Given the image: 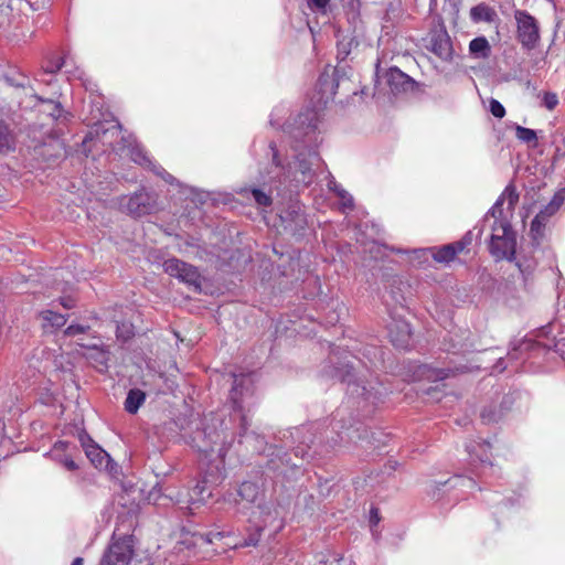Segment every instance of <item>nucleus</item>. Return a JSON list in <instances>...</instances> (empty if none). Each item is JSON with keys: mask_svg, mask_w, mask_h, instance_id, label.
I'll use <instances>...</instances> for the list:
<instances>
[{"mask_svg": "<svg viewBox=\"0 0 565 565\" xmlns=\"http://www.w3.org/2000/svg\"><path fill=\"white\" fill-rule=\"evenodd\" d=\"M78 439H79V443L82 445V447L84 448L85 452L87 451V448L89 446H96L97 444L92 439V437L87 434V431L85 430H82L79 434H78Z\"/></svg>", "mask_w": 565, "mask_h": 565, "instance_id": "nucleus-49", "label": "nucleus"}, {"mask_svg": "<svg viewBox=\"0 0 565 565\" xmlns=\"http://www.w3.org/2000/svg\"><path fill=\"white\" fill-rule=\"evenodd\" d=\"M490 113L498 119H501L505 116L504 106L497 99L491 98L489 103Z\"/></svg>", "mask_w": 565, "mask_h": 565, "instance_id": "nucleus-45", "label": "nucleus"}, {"mask_svg": "<svg viewBox=\"0 0 565 565\" xmlns=\"http://www.w3.org/2000/svg\"><path fill=\"white\" fill-rule=\"evenodd\" d=\"M387 86L393 95L401 94H424L425 84L416 82L413 77L402 72L398 67L392 66L384 74Z\"/></svg>", "mask_w": 565, "mask_h": 565, "instance_id": "nucleus-12", "label": "nucleus"}, {"mask_svg": "<svg viewBox=\"0 0 565 565\" xmlns=\"http://www.w3.org/2000/svg\"><path fill=\"white\" fill-rule=\"evenodd\" d=\"M189 502L191 504L206 503L212 497V489L207 486V480L203 478L189 491Z\"/></svg>", "mask_w": 565, "mask_h": 565, "instance_id": "nucleus-29", "label": "nucleus"}, {"mask_svg": "<svg viewBox=\"0 0 565 565\" xmlns=\"http://www.w3.org/2000/svg\"><path fill=\"white\" fill-rule=\"evenodd\" d=\"M239 193L243 195L250 194L253 196L254 201L256 202V204L259 206L267 207V206H270L273 203L271 195L256 186L243 188L239 191Z\"/></svg>", "mask_w": 565, "mask_h": 565, "instance_id": "nucleus-35", "label": "nucleus"}, {"mask_svg": "<svg viewBox=\"0 0 565 565\" xmlns=\"http://www.w3.org/2000/svg\"><path fill=\"white\" fill-rule=\"evenodd\" d=\"M109 351L98 345L88 347L85 358L99 371L104 372L108 369Z\"/></svg>", "mask_w": 565, "mask_h": 565, "instance_id": "nucleus-26", "label": "nucleus"}, {"mask_svg": "<svg viewBox=\"0 0 565 565\" xmlns=\"http://www.w3.org/2000/svg\"><path fill=\"white\" fill-rule=\"evenodd\" d=\"M341 420H342L341 411L338 409L335 415H334V417H333V420H332V430L337 431L338 438H331L332 445H330V447H333L339 441H342L345 438L347 439H352V436L349 433L350 427L344 428V426L340 424Z\"/></svg>", "mask_w": 565, "mask_h": 565, "instance_id": "nucleus-36", "label": "nucleus"}, {"mask_svg": "<svg viewBox=\"0 0 565 565\" xmlns=\"http://www.w3.org/2000/svg\"><path fill=\"white\" fill-rule=\"evenodd\" d=\"M466 371L467 366L463 365L455 367H437L429 364H422L417 367L415 373L422 380L437 382L455 376L458 373H465Z\"/></svg>", "mask_w": 565, "mask_h": 565, "instance_id": "nucleus-16", "label": "nucleus"}, {"mask_svg": "<svg viewBox=\"0 0 565 565\" xmlns=\"http://www.w3.org/2000/svg\"><path fill=\"white\" fill-rule=\"evenodd\" d=\"M475 238L473 231H468L459 241L454 242L457 250L463 252L468 246L472 244Z\"/></svg>", "mask_w": 565, "mask_h": 565, "instance_id": "nucleus-46", "label": "nucleus"}, {"mask_svg": "<svg viewBox=\"0 0 565 565\" xmlns=\"http://www.w3.org/2000/svg\"><path fill=\"white\" fill-rule=\"evenodd\" d=\"M68 447H70L68 441H64V440L56 441L54 444V448H53V456L58 455L57 451H66Z\"/></svg>", "mask_w": 565, "mask_h": 565, "instance_id": "nucleus-57", "label": "nucleus"}, {"mask_svg": "<svg viewBox=\"0 0 565 565\" xmlns=\"http://www.w3.org/2000/svg\"><path fill=\"white\" fill-rule=\"evenodd\" d=\"M63 65H64V58L60 57L52 66L47 67L45 70V72L54 74V73L58 72L63 67Z\"/></svg>", "mask_w": 565, "mask_h": 565, "instance_id": "nucleus-58", "label": "nucleus"}, {"mask_svg": "<svg viewBox=\"0 0 565 565\" xmlns=\"http://www.w3.org/2000/svg\"><path fill=\"white\" fill-rule=\"evenodd\" d=\"M72 565H84L83 557H75L72 562Z\"/></svg>", "mask_w": 565, "mask_h": 565, "instance_id": "nucleus-64", "label": "nucleus"}, {"mask_svg": "<svg viewBox=\"0 0 565 565\" xmlns=\"http://www.w3.org/2000/svg\"><path fill=\"white\" fill-rule=\"evenodd\" d=\"M497 18L498 14L495 10L484 2H481L470 9V19L475 23H492Z\"/></svg>", "mask_w": 565, "mask_h": 565, "instance_id": "nucleus-28", "label": "nucleus"}, {"mask_svg": "<svg viewBox=\"0 0 565 565\" xmlns=\"http://www.w3.org/2000/svg\"><path fill=\"white\" fill-rule=\"evenodd\" d=\"M120 129V125L117 122L116 125H111L109 128H105L104 124L97 122L94 125V127L88 131V134L85 136L83 143H86L88 141H92L94 139L102 140L105 135H107L109 131H117Z\"/></svg>", "mask_w": 565, "mask_h": 565, "instance_id": "nucleus-37", "label": "nucleus"}, {"mask_svg": "<svg viewBox=\"0 0 565 565\" xmlns=\"http://www.w3.org/2000/svg\"><path fill=\"white\" fill-rule=\"evenodd\" d=\"M428 50L443 61L450 62L452 60L454 46L444 24H441L439 29H435L429 33Z\"/></svg>", "mask_w": 565, "mask_h": 565, "instance_id": "nucleus-14", "label": "nucleus"}, {"mask_svg": "<svg viewBox=\"0 0 565 565\" xmlns=\"http://www.w3.org/2000/svg\"><path fill=\"white\" fill-rule=\"evenodd\" d=\"M157 434L168 440L180 437L199 452L209 455L214 451L224 459L234 443V434L225 419L179 416L157 427Z\"/></svg>", "mask_w": 565, "mask_h": 565, "instance_id": "nucleus-1", "label": "nucleus"}, {"mask_svg": "<svg viewBox=\"0 0 565 565\" xmlns=\"http://www.w3.org/2000/svg\"><path fill=\"white\" fill-rule=\"evenodd\" d=\"M415 253L423 256L430 254L437 263L448 264L452 262L460 252L457 250L455 243H450L439 247L418 249L415 250Z\"/></svg>", "mask_w": 565, "mask_h": 565, "instance_id": "nucleus-21", "label": "nucleus"}, {"mask_svg": "<svg viewBox=\"0 0 565 565\" xmlns=\"http://www.w3.org/2000/svg\"><path fill=\"white\" fill-rule=\"evenodd\" d=\"M344 206L352 209L354 206L352 196L349 195L348 200L344 201Z\"/></svg>", "mask_w": 565, "mask_h": 565, "instance_id": "nucleus-63", "label": "nucleus"}, {"mask_svg": "<svg viewBox=\"0 0 565 565\" xmlns=\"http://www.w3.org/2000/svg\"><path fill=\"white\" fill-rule=\"evenodd\" d=\"M504 416L502 407H499L497 403H491L482 407L480 418L483 424H495L499 423Z\"/></svg>", "mask_w": 565, "mask_h": 565, "instance_id": "nucleus-32", "label": "nucleus"}, {"mask_svg": "<svg viewBox=\"0 0 565 565\" xmlns=\"http://www.w3.org/2000/svg\"><path fill=\"white\" fill-rule=\"evenodd\" d=\"M17 148V138L10 125L0 119V153L7 156Z\"/></svg>", "mask_w": 565, "mask_h": 565, "instance_id": "nucleus-25", "label": "nucleus"}, {"mask_svg": "<svg viewBox=\"0 0 565 565\" xmlns=\"http://www.w3.org/2000/svg\"><path fill=\"white\" fill-rule=\"evenodd\" d=\"M543 104L548 109H554L558 104V97L555 93L547 92L544 94Z\"/></svg>", "mask_w": 565, "mask_h": 565, "instance_id": "nucleus-48", "label": "nucleus"}, {"mask_svg": "<svg viewBox=\"0 0 565 565\" xmlns=\"http://www.w3.org/2000/svg\"><path fill=\"white\" fill-rule=\"evenodd\" d=\"M469 54L477 60H487L491 55V45L483 35L472 39L469 43Z\"/></svg>", "mask_w": 565, "mask_h": 565, "instance_id": "nucleus-27", "label": "nucleus"}, {"mask_svg": "<svg viewBox=\"0 0 565 565\" xmlns=\"http://www.w3.org/2000/svg\"><path fill=\"white\" fill-rule=\"evenodd\" d=\"M322 437L319 438V443L315 441L313 439H310V445L306 444L298 445L294 448L292 454L295 458H298L299 460H311L317 455H322L324 451H328V448H324L326 446L322 445ZM305 444V440L301 443Z\"/></svg>", "mask_w": 565, "mask_h": 565, "instance_id": "nucleus-22", "label": "nucleus"}, {"mask_svg": "<svg viewBox=\"0 0 565 565\" xmlns=\"http://www.w3.org/2000/svg\"><path fill=\"white\" fill-rule=\"evenodd\" d=\"M548 221V217L544 215V213L539 212L535 217L532 220L531 224L534 226H546V223Z\"/></svg>", "mask_w": 565, "mask_h": 565, "instance_id": "nucleus-54", "label": "nucleus"}, {"mask_svg": "<svg viewBox=\"0 0 565 565\" xmlns=\"http://www.w3.org/2000/svg\"><path fill=\"white\" fill-rule=\"evenodd\" d=\"M62 147L58 142H43L33 148V156L44 163H55L62 156Z\"/></svg>", "mask_w": 565, "mask_h": 565, "instance_id": "nucleus-20", "label": "nucleus"}, {"mask_svg": "<svg viewBox=\"0 0 565 565\" xmlns=\"http://www.w3.org/2000/svg\"><path fill=\"white\" fill-rule=\"evenodd\" d=\"M508 364L505 363L504 358L498 359L497 363L494 364V370H497L499 373H502L507 369Z\"/></svg>", "mask_w": 565, "mask_h": 565, "instance_id": "nucleus-61", "label": "nucleus"}, {"mask_svg": "<svg viewBox=\"0 0 565 565\" xmlns=\"http://www.w3.org/2000/svg\"><path fill=\"white\" fill-rule=\"evenodd\" d=\"M279 218L282 231L292 236H302L308 226L306 213L297 203L284 210Z\"/></svg>", "mask_w": 565, "mask_h": 565, "instance_id": "nucleus-13", "label": "nucleus"}, {"mask_svg": "<svg viewBox=\"0 0 565 565\" xmlns=\"http://www.w3.org/2000/svg\"><path fill=\"white\" fill-rule=\"evenodd\" d=\"M318 129L317 113L312 109H307L299 113L291 122H288L285 130L298 143H310Z\"/></svg>", "mask_w": 565, "mask_h": 565, "instance_id": "nucleus-9", "label": "nucleus"}, {"mask_svg": "<svg viewBox=\"0 0 565 565\" xmlns=\"http://www.w3.org/2000/svg\"><path fill=\"white\" fill-rule=\"evenodd\" d=\"M513 404V398L510 395H504L501 399V402L498 404L499 407H502V411L504 412V415L508 411L511 409Z\"/></svg>", "mask_w": 565, "mask_h": 565, "instance_id": "nucleus-52", "label": "nucleus"}, {"mask_svg": "<svg viewBox=\"0 0 565 565\" xmlns=\"http://www.w3.org/2000/svg\"><path fill=\"white\" fill-rule=\"evenodd\" d=\"M54 460L68 471H75L79 468L78 463L72 458L71 455H54Z\"/></svg>", "mask_w": 565, "mask_h": 565, "instance_id": "nucleus-42", "label": "nucleus"}, {"mask_svg": "<svg viewBox=\"0 0 565 565\" xmlns=\"http://www.w3.org/2000/svg\"><path fill=\"white\" fill-rule=\"evenodd\" d=\"M343 83H349L344 68L334 67L331 72L326 70L320 74L317 88L322 96L332 98L335 96L338 87Z\"/></svg>", "mask_w": 565, "mask_h": 565, "instance_id": "nucleus-15", "label": "nucleus"}, {"mask_svg": "<svg viewBox=\"0 0 565 565\" xmlns=\"http://www.w3.org/2000/svg\"><path fill=\"white\" fill-rule=\"evenodd\" d=\"M308 6L319 11H324L330 0H307Z\"/></svg>", "mask_w": 565, "mask_h": 565, "instance_id": "nucleus-50", "label": "nucleus"}, {"mask_svg": "<svg viewBox=\"0 0 565 565\" xmlns=\"http://www.w3.org/2000/svg\"><path fill=\"white\" fill-rule=\"evenodd\" d=\"M262 532H263V527H260V526L255 527L248 534V536L243 540V542L241 543V546H256L260 541Z\"/></svg>", "mask_w": 565, "mask_h": 565, "instance_id": "nucleus-44", "label": "nucleus"}, {"mask_svg": "<svg viewBox=\"0 0 565 565\" xmlns=\"http://www.w3.org/2000/svg\"><path fill=\"white\" fill-rule=\"evenodd\" d=\"M4 81L8 85L13 87L24 88L26 86L25 78H23L22 81H18L12 76L4 75Z\"/></svg>", "mask_w": 565, "mask_h": 565, "instance_id": "nucleus-51", "label": "nucleus"}, {"mask_svg": "<svg viewBox=\"0 0 565 565\" xmlns=\"http://www.w3.org/2000/svg\"><path fill=\"white\" fill-rule=\"evenodd\" d=\"M473 483H475L473 479H471V478H463L461 476H455V477L449 478L448 480H446L444 482H439L440 486L450 484L451 487L461 486V487H467V488H471Z\"/></svg>", "mask_w": 565, "mask_h": 565, "instance_id": "nucleus-43", "label": "nucleus"}, {"mask_svg": "<svg viewBox=\"0 0 565 565\" xmlns=\"http://www.w3.org/2000/svg\"><path fill=\"white\" fill-rule=\"evenodd\" d=\"M266 461L265 471L274 477H287L289 471L299 468L302 460H294L291 454L278 445H269L264 449Z\"/></svg>", "mask_w": 565, "mask_h": 565, "instance_id": "nucleus-6", "label": "nucleus"}, {"mask_svg": "<svg viewBox=\"0 0 565 565\" xmlns=\"http://www.w3.org/2000/svg\"><path fill=\"white\" fill-rule=\"evenodd\" d=\"M534 253L533 248L527 246V248H522L519 256L513 260L521 273L525 287L529 281L532 280L533 274L537 267V259Z\"/></svg>", "mask_w": 565, "mask_h": 565, "instance_id": "nucleus-17", "label": "nucleus"}, {"mask_svg": "<svg viewBox=\"0 0 565 565\" xmlns=\"http://www.w3.org/2000/svg\"><path fill=\"white\" fill-rule=\"evenodd\" d=\"M466 450L471 462H480L481 465L492 466L491 462V445L489 441H471L467 444Z\"/></svg>", "mask_w": 565, "mask_h": 565, "instance_id": "nucleus-19", "label": "nucleus"}, {"mask_svg": "<svg viewBox=\"0 0 565 565\" xmlns=\"http://www.w3.org/2000/svg\"><path fill=\"white\" fill-rule=\"evenodd\" d=\"M269 149H270V150H271V152H273V159H271L273 163H274L276 167H281V166H282V163H281V160H280V158H279V151H278L277 146H276V143H275L274 141H271V142L269 143Z\"/></svg>", "mask_w": 565, "mask_h": 565, "instance_id": "nucleus-53", "label": "nucleus"}, {"mask_svg": "<svg viewBox=\"0 0 565 565\" xmlns=\"http://www.w3.org/2000/svg\"><path fill=\"white\" fill-rule=\"evenodd\" d=\"M530 245L529 247L533 248V252H536L542 246V243L545 238V227L544 226H534L531 224L530 231Z\"/></svg>", "mask_w": 565, "mask_h": 565, "instance_id": "nucleus-39", "label": "nucleus"}, {"mask_svg": "<svg viewBox=\"0 0 565 565\" xmlns=\"http://www.w3.org/2000/svg\"><path fill=\"white\" fill-rule=\"evenodd\" d=\"M39 316L42 320V328L45 332H55L67 322V316L53 310H43Z\"/></svg>", "mask_w": 565, "mask_h": 565, "instance_id": "nucleus-24", "label": "nucleus"}, {"mask_svg": "<svg viewBox=\"0 0 565 565\" xmlns=\"http://www.w3.org/2000/svg\"><path fill=\"white\" fill-rule=\"evenodd\" d=\"M134 555L135 542L132 535H124L118 539L113 536L98 565H130Z\"/></svg>", "mask_w": 565, "mask_h": 565, "instance_id": "nucleus-8", "label": "nucleus"}, {"mask_svg": "<svg viewBox=\"0 0 565 565\" xmlns=\"http://www.w3.org/2000/svg\"><path fill=\"white\" fill-rule=\"evenodd\" d=\"M89 461L98 469L107 468L110 456L98 445L89 446L85 452Z\"/></svg>", "mask_w": 565, "mask_h": 565, "instance_id": "nucleus-30", "label": "nucleus"}, {"mask_svg": "<svg viewBox=\"0 0 565 565\" xmlns=\"http://www.w3.org/2000/svg\"><path fill=\"white\" fill-rule=\"evenodd\" d=\"M515 136L520 141L529 145L530 147H537V135L535 130L515 125Z\"/></svg>", "mask_w": 565, "mask_h": 565, "instance_id": "nucleus-38", "label": "nucleus"}, {"mask_svg": "<svg viewBox=\"0 0 565 565\" xmlns=\"http://www.w3.org/2000/svg\"><path fill=\"white\" fill-rule=\"evenodd\" d=\"M60 303L65 309H73L76 306V300L72 296H64L60 298Z\"/></svg>", "mask_w": 565, "mask_h": 565, "instance_id": "nucleus-55", "label": "nucleus"}, {"mask_svg": "<svg viewBox=\"0 0 565 565\" xmlns=\"http://www.w3.org/2000/svg\"><path fill=\"white\" fill-rule=\"evenodd\" d=\"M401 328H402L401 334L398 338H394L392 333H391V337H392V342L395 347L404 349V348H407L409 344L411 329L407 323H403Z\"/></svg>", "mask_w": 565, "mask_h": 565, "instance_id": "nucleus-41", "label": "nucleus"}, {"mask_svg": "<svg viewBox=\"0 0 565 565\" xmlns=\"http://www.w3.org/2000/svg\"><path fill=\"white\" fill-rule=\"evenodd\" d=\"M233 386L230 391L228 399L232 405L228 423L230 434H234L239 445H245L247 450L253 452H264L267 447L265 437L255 430L252 426V411L255 406V387L249 375H233Z\"/></svg>", "mask_w": 565, "mask_h": 565, "instance_id": "nucleus-2", "label": "nucleus"}, {"mask_svg": "<svg viewBox=\"0 0 565 565\" xmlns=\"http://www.w3.org/2000/svg\"><path fill=\"white\" fill-rule=\"evenodd\" d=\"M299 167L301 169V173L303 174V181L306 180V178L311 179V177L313 175L311 168L305 161H301L299 163Z\"/></svg>", "mask_w": 565, "mask_h": 565, "instance_id": "nucleus-59", "label": "nucleus"}, {"mask_svg": "<svg viewBox=\"0 0 565 565\" xmlns=\"http://www.w3.org/2000/svg\"><path fill=\"white\" fill-rule=\"evenodd\" d=\"M519 198H520V195H519V192H518L514 183H512V182L509 183L505 186V189L503 190V192L501 193V195L498 198L495 203L492 205V207L483 216V218L481 221V223H482L481 226L475 227V230H478L476 238L477 239L481 238V235L483 233L484 223L488 221L489 217H493L494 222H499V223L509 221L507 217L503 216L502 205H503L504 201L507 200L508 201V210L510 212H513L519 202Z\"/></svg>", "mask_w": 565, "mask_h": 565, "instance_id": "nucleus-11", "label": "nucleus"}, {"mask_svg": "<svg viewBox=\"0 0 565 565\" xmlns=\"http://www.w3.org/2000/svg\"><path fill=\"white\" fill-rule=\"evenodd\" d=\"M118 203L121 212L134 218H139L157 210V194L141 188L131 195L120 196Z\"/></svg>", "mask_w": 565, "mask_h": 565, "instance_id": "nucleus-5", "label": "nucleus"}, {"mask_svg": "<svg viewBox=\"0 0 565 565\" xmlns=\"http://www.w3.org/2000/svg\"><path fill=\"white\" fill-rule=\"evenodd\" d=\"M237 494L243 501L254 503L260 494V489L256 482L244 481L239 484Z\"/></svg>", "mask_w": 565, "mask_h": 565, "instance_id": "nucleus-33", "label": "nucleus"}, {"mask_svg": "<svg viewBox=\"0 0 565 565\" xmlns=\"http://www.w3.org/2000/svg\"><path fill=\"white\" fill-rule=\"evenodd\" d=\"M88 329V326L71 324L64 330V334L66 337H75L77 334L85 333Z\"/></svg>", "mask_w": 565, "mask_h": 565, "instance_id": "nucleus-47", "label": "nucleus"}, {"mask_svg": "<svg viewBox=\"0 0 565 565\" xmlns=\"http://www.w3.org/2000/svg\"><path fill=\"white\" fill-rule=\"evenodd\" d=\"M565 196L562 192L555 193L553 199L550 201V204L553 205L556 211L561 207V205L564 203Z\"/></svg>", "mask_w": 565, "mask_h": 565, "instance_id": "nucleus-56", "label": "nucleus"}, {"mask_svg": "<svg viewBox=\"0 0 565 565\" xmlns=\"http://www.w3.org/2000/svg\"><path fill=\"white\" fill-rule=\"evenodd\" d=\"M488 250L495 262H513L516 258V232L510 221L493 222Z\"/></svg>", "mask_w": 565, "mask_h": 565, "instance_id": "nucleus-4", "label": "nucleus"}, {"mask_svg": "<svg viewBox=\"0 0 565 565\" xmlns=\"http://www.w3.org/2000/svg\"><path fill=\"white\" fill-rule=\"evenodd\" d=\"M324 374L341 383H347L348 394L353 398L362 399L366 414L373 412V408L388 395V388L380 381H369L366 383L358 380L354 366L349 361L331 362L323 370Z\"/></svg>", "mask_w": 565, "mask_h": 565, "instance_id": "nucleus-3", "label": "nucleus"}, {"mask_svg": "<svg viewBox=\"0 0 565 565\" xmlns=\"http://www.w3.org/2000/svg\"><path fill=\"white\" fill-rule=\"evenodd\" d=\"M135 335V327L132 323L128 321H121L117 323L116 327V337L118 340L124 342L129 341Z\"/></svg>", "mask_w": 565, "mask_h": 565, "instance_id": "nucleus-40", "label": "nucleus"}, {"mask_svg": "<svg viewBox=\"0 0 565 565\" xmlns=\"http://www.w3.org/2000/svg\"><path fill=\"white\" fill-rule=\"evenodd\" d=\"M516 39L522 47L532 51L537 47L541 35L537 20L525 10H515Z\"/></svg>", "mask_w": 565, "mask_h": 565, "instance_id": "nucleus-10", "label": "nucleus"}, {"mask_svg": "<svg viewBox=\"0 0 565 565\" xmlns=\"http://www.w3.org/2000/svg\"><path fill=\"white\" fill-rule=\"evenodd\" d=\"M380 522L379 509L372 508L370 515L371 525H376Z\"/></svg>", "mask_w": 565, "mask_h": 565, "instance_id": "nucleus-60", "label": "nucleus"}, {"mask_svg": "<svg viewBox=\"0 0 565 565\" xmlns=\"http://www.w3.org/2000/svg\"><path fill=\"white\" fill-rule=\"evenodd\" d=\"M163 270L169 276L185 284L194 292L200 294L202 291L203 277L194 265L172 257L164 260Z\"/></svg>", "mask_w": 565, "mask_h": 565, "instance_id": "nucleus-7", "label": "nucleus"}, {"mask_svg": "<svg viewBox=\"0 0 565 565\" xmlns=\"http://www.w3.org/2000/svg\"><path fill=\"white\" fill-rule=\"evenodd\" d=\"M33 97L41 104H46L47 108L45 113L52 117L53 120L60 122H66L72 117L71 113L66 111L60 102H55L51 98H44L38 94H33Z\"/></svg>", "mask_w": 565, "mask_h": 565, "instance_id": "nucleus-23", "label": "nucleus"}, {"mask_svg": "<svg viewBox=\"0 0 565 565\" xmlns=\"http://www.w3.org/2000/svg\"><path fill=\"white\" fill-rule=\"evenodd\" d=\"M540 212L544 213V215H546V216L550 218V217H551L552 215H554L557 211H556V209H555L553 205H551V204L548 203V204H546V205L544 206V209H542Z\"/></svg>", "mask_w": 565, "mask_h": 565, "instance_id": "nucleus-62", "label": "nucleus"}, {"mask_svg": "<svg viewBox=\"0 0 565 565\" xmlns=\"http://www.w3.org/2000/svg\"><path fill=\"white\" fill-rule=\"evenodd\" d=\"M224 535L223 532H209L206 534H199V533H195L193 535H191V537H186L184 539L182 542H180V544H183L186 546V548H191L195 545H198L199 543H213L214 540H220L222 539Z\"/></svg>", "mask_w": 565, "mask_h": 565, "instance_id": "nucleus-34", "label": "nucleus"}, {"mask_svg": "<svg viewBox=\"0 0 565 565\" xmlns=\"http://www.w3.org/2000/svg\"><path fill=\"white\" fill-rule=\"evenodd\" d=\"M145 401L146 393L143 391L140 388H131L125 399V411L129 414H136Z\"/></svg>", "mask_w": 565, "mask_h": 565, "instance_id": "nucleus-31", "label": "nucleus"}, {"mask_svg": "<svg viewBox=\"0 0 565 565\" xmlns=\"http://www.w3.org/2000/svg\"><path fill=\"white\" fill-rule=\"evenodd\" d=\"M541 344L532 339H520L510 342L507 360L510 363L518 362L524 359V355L539 348Z\"/></svg>", "mask_w": 565, "mask_h": 565, "instance_id": "nucleus-18", "label": "nucleus"}]
</instances>
